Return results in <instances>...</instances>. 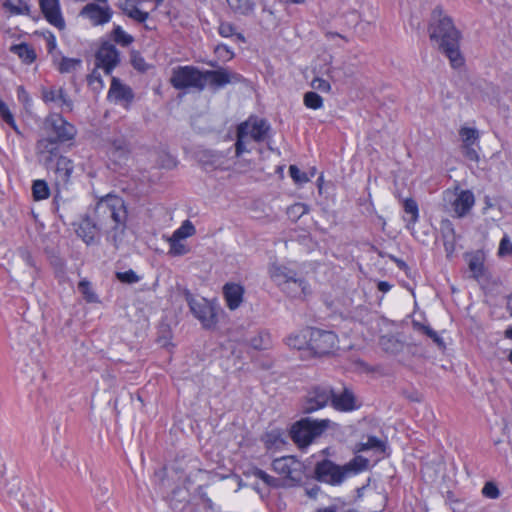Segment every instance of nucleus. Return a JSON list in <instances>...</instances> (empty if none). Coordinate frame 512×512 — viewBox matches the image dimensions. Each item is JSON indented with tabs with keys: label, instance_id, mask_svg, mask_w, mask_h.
<instances>
[{
	"label": "nucleus",
	"instance_id": "dca6fc26",
	"mask_svg": "<svg viewBox=\"0 0 512 512\" xmlns=\"http://www.w3.org/2000/svg\"><path fill=\"white\" fill-rule=\"evenodd\" d=\"M39 5L45 19L59 30L65 29V20L61 14L59 0H39Z\"/></svg>",
	"mask_w": 512,
	"mask_h": 512
},
{
	"label": "nucleus",
	"instance_id": "a878e982",
	"mask_svg": "<svg viewBox=\"0 0 512 512\" xmlns=\"http://www.w3.org/2000/svg\"><path fill=\"white\" fill-rule=\"evenodd\" d=\"M297 273L286 266L273 265L270 268L271 279L279 286L283 287L286 283L295 277Z\"/></svg>",
	"mask_w": 512,
	"mask_h": 512
},
{
	"label": "nucleus",
	"instance_id": "e2e57ef3",
	"mask_svg": "<svg viewBox=\"0 0 512 512\" xmlns=\"http://www.w3.org/2000/svg\"><path fill=\"white\" fill-rule=\"evenodd\" d=\"M43 36L46 40V47H47L48 53H52L56 49V46H57L55 35L52 32L47 31V32L43 33Z\"/></svg>",
	"mask_w": 512,
	"mask_h": 512
},
{
	"label": "nucleus",
	"instance_id": "b1692460",
	"mask_svg": "<svg viewBox=\"0 0 512 512\" xmlns=\"http://www.w3.org/2000/svg\"><path fill=\"white\" fill-rule=\"evenodd\" d=\"M281 289L292 298L306 296L309 293L306 281L303 278H298L297 275L281 287Z\"/></svg>",
	"mask_w": 512,
	"mask_h": 512
},
{
	"label": "nucleus",
	"instance_id": "bf43d9fd",
	"mask_svg": "<svg viewBox=\"0 0 512 512\" xmlns=\"http://www.w3.org/2000/svg\"><path fill=\"white\" fill-rule=\"evenodd\" d=\"M498 254L500 256L512 255V243L508 236H504L499 244Z\"/></svg>",
	"mask_w": 512,
	"mask_h": 512
},
{
	"label": "nucleus",
	"instance_id": "7c9ffc66",
	"mask_svg": "<svg viewBox=\"0 0 512 512\" xmlns=\"http://www.w3.org/2000/svg\"><path fill=\"white\" fill-rule=\"evenodd\" d=\"M468 267L474 279L479 280L484 274V259L479 253L469 256Z\"/></svg>",
	"mask_w": 512,
	"mask_h": 512
},
{
	"label": "nucleus",
	"instance_id": "2eb2a0df",
	"mask_svg": "<svg viewBox=\"0 0 512 512\" xmlns=\"http://www.w3.org/2000/svg\"><path fill=\"white\" fill-rule=\"evenodd\" d=\"M58 142L52 137L42 138L36 143V153L47 169H52L55 159L59 156Z\"/></svg>",
	"mask_w": 512,
	"mask_h": 512
},
{
	"label": "nucleus",
	"instance_id": "c756f323",
	"mask_svg": "<svg viewBox=\"0 0 512 512\" xmlns=\"http://www.w3.org/2000/svg\"><path fill=\"white\" fill-rule=\"evenodd\" d=\"M10 51L16 54L26 64H31L36 59L35 50L27 43L13 45Z\"/></svg>",
	"mask_w": 512,
	"mask_h": 512
},
{
	"label": "nucleus",
	"instance_id": "052dcab7",
	"mask_svg": "<svg viewBox=\"0 0 512 512\" xmlns=\"http://www.w3.org/2000/svg\"><path fill=\"white\" fill-rule=\"evenodd\" d=\"M311 86L313 89L319 90L321 92H329L331 90L330 83L319 77H316L312 80Z\"/></svg>",
	"mask_w": 512,
	"mask_h": 512
},
{
	"label": "nucleus",
	"instance_id": "e433bc0d",
	"mask_svg": "<svg viewBox=\"0 0 512 512\" xmlns=\"http://www.w3.org/2000/svg\"><path fill=\"white\" fill-rule=\"evenodd\" d=\"M403 209L405 213L410 214V218L407 221V228L411 229L412 226L418 221L419 209L417 202L412 198H407L403 202Z\"/></svg>",
	"mask_w": 512,
	"mask_h": 512
},
{
	"label": "nucleus",
	"instance_id": "a18cd8bd",
	"mask_svg": "<svg viewBox=\"0 0 512 512\" xmlns=\"http://www.w3.org/2000/svg\"><path fill=\"white\" fill-rule=\"evenodd\" d=\"M196 232V229L192 222L190 220H185L182 225L174 231L173 235L175 238L178 239H185L187 237H190L194 235Z\"/></svg>",
	"mask_w": 512,
	"mask_h": 512
},
{
	"label": "nucleus",
	"instance_id": "a211bd4d",
	"mask_svg": "<svg viewBox=\"0 0 512 512\" xmlns=\"http://www.w3.org/2000/svg\"><path fill=\"white\" fill-rule=\"evenodd\" d=\"M332 407L341 412H350L357 409L359 406L356 404V398L351 389L344 387L338 394L333 390V397L331 398Z\"/></svg>",
	"mask_w": 512,
	"mask_h": 512
},
{
	"label": "nucleus",
	"instance_id": "3c124183",
	"mask_svg": "<svg viewBox=\"0 0 512 512\" xmlns=\"http://www.w3.org/2000/svg\"><path fill=\"white\" fill-rule=\"evenodd\" d=\"M369 449H376L383 452L385 450V444L375 436H370L366 443H362L360 450L366 451Z\"/></svg>",
	"mask_w": 512,
	"mask_h": 512
},
{
	"label": "nucleus",
	"instance_id": "cd10ccee",
	"mask_svg": "<svg viewBox=\"0 0 512 512\" xmlns=\"http://www.w3.org/2000/svg\"><path fill=\"white\" fill-rule=\"evenodd\" d=\"M120 8L125 15L139 23L145 22L149 17V13L140 10L134 0H125Z\"/></svg>",
	"mask_w": 512,
	"mask_h": 512
},
{
	"label": "nucleus",
	"instance_id": "7ed1b4c3",
	"mask_svg": "<svg viewBox=\"0 0 512 512\" xmlns=\"http://www.w3.org/2000/svg\"><path fill=\"white\" fill-rule=\"evenodd\" d=\"M329 419L302 418L294 423L290 430L291 439L299 447H307L314 439L321 436L330 426Z\"/></svg>",
	"mask_w": 512,
	"mask_h": 512
},
{
	"label": "nucleus",
	"instance_id": "ddd939ff",
	"mask_svg": "<svg viewBox=\"0 0 512 512\" xmlns=\"http://www.w3.org/2000/svg\"><path fill=\"white\" fill-rule=\"evenodd\" d=\"M241 80V75L235 72H231L225 68L203 71V83H205L206 85L208 81L209 86L214 90L224 88L226 85L230 83L241 82Z\"/></svg>",
	"mask_w": 512,
	"mask_h": 512
},
{
	"label": "nucleus",
	"instance_id": "412c9836",
	"mask_svg": "<svg viewBox=\"0 0 512 512\" xmlns=\"http://www.w3.org/2000/svg\"><path fill=\"white\" fill-rule=\"evenodd\" d=\"M223 295L227 307L230 310H235L243 301L244 288L240 284L226 283L223 287Z\"/></svg>",
	"mask_w": 512,
	"mask_h": 512
},
{
	"label": "nucleus",
	"instance_id": "a19ab883",
	"mask_svg": "<svg viewBox=\"0 0 512 512\" xmlns=\"http://www.w3.org/2000/svg\"><path fill=\"white\" fill-rule=\"evenodd\" d=\"M32 193L35 200H44L49 197L50 190L44 180H35L32 185Z\"/></svg>",
	"mask_w": 512,
	"mask_h": 512
},
{
	"label": "nucleus",
	"instance_id": "423d86ee",
	"mask_svg": "<svg viewBox=\"0 0 512 512\" xmlns=\"http://www.w3.org/2000/svg\"><path fill=\"white\" fill-rule=\"evenodd\" d=\"M170 83L177 90L194 88L202 91L205 88L203 71L195 66H178L173 68Z\"/></svg>",
	"mask_w": 512,
	"mask_h": 512
},
{
	"label": "nucleus",
	"instance_id": "c85d7f7f",
	"mask_svg": "<svg viewBox=\"0 0 512 512\" xmlns=\"http://www.w3.org/2000/svg\"><path fill=\"white\" fill-rule=\"evenodd\" d=\"M248 345L254 350H267L272 347L271 335L268 331L261 330L247 340Z\"/></svg>",
	"mask_w": 512,
	"mask_h": 512
},
{
	"label": "nucleus",
	"instance_id": "f257e3e1",
	"mask_svg": "<svg viewBox=\"0 0 512 512\" xmlns=\"http://www.w3.org/2000/svg\"><path fill=\"white\" fill-rule=\"evenodd\" d=\"M430 40L450 60L454 68L463 64V57L459 50L461 32L441 6H436L432 12L428 25Z\"/></svg>",
	"mask_w": 512,
	"mask_h": 512
},
{
	"label": "nucleus",
	"instance_id": "8fccbe9b",
	"mask_svg": "<svg viewBox=\"0 0 512 512\" xmlns=\"http://www.w3.org/2000/svg\"><path fill=\"white\" fill-rule=\"evenodd\" d=\"M440 232L443 240L456 238L454 225L448 219H444L441 221Z\"/></svg>",
	"mask_w": 512,
	"mask_h": 512
},
{
	"label": "nucleus",
	"instance_id": "20e7f679",
	"mask_svg": "<svg viewBox=\"0 0 512 512\" xmlns=\"http://www.w3.org/2000/svg\"><path fill=\"white\" fill-rule=\"evenodd\" d=\"M269 130V123L265 119H258L257 117H249L246 121L240 123L237 127L235 143L236 157H240L247 151L245 146L247 137L252 138L255 142H262L265 140Z\"/></svg>",
	"mask_w": 512,
	"mask_h": 512
},
{
	"label": "nucleus",
	"instance_id": "09e8293b",
	"mask_svg": "<svg viewBox=\"0 0 512 512\" xmlns=\"http://www.w3.org/2000/svg\"><path fill=\"white\" fill-rule=\"evenodd\" d=\"M182 239L175 238L172 236L169 240L170 250L169 253L174 256H181L188 252V249L184 244L181 243Z\"/></svg>",
	"mask_w": 512,
	"mask_h": 512
},
{
	"label": "nucleus",
	"instance_id": "f8f14e48",
	"mask_svg": "<svg viewBox=\"0 0 512 512\" xmlns=\"http://www.w3.org/2000/svg\"><path fill=\"white\" fill-rule=\"evenodd\" d=\"M41 95L46 104H53L54 107L60 108L62 112L73 111V101L63 87H44L41 90Z\"/></svg>",
	"mask_w": 512,
	"mask_h": 512
},
{
	"label": "nucleus",
	"instance_id": "2f4dec72",
	"mask_svg": "<svg viewBox=\"0 0 512 512\" xmlns=\"http://www.w3.org/2000/svg\"><path fill=\"white\" fill-rule=\"evenodd\" d=\"M250 474L256 478L261 479L268 487L281 488L285 487V484L281 479L275 478L258 467H252Z\"/></svg>",
	"mask_w": 512,
	"mask_h": 512
},
{
	"label": "nucleus",
	"instance_id": "864d4df0",
	"mask_svg": "<svg viewBox=\"0 0 512 512\" xmlns=\"http://www.w3.org/2000/svg\"><path fill=\"white\" fill-rule=\"evenodd\" d=\"M116 277L120 282L127 284H134L140 280V277L131 269L125 272H117Z\"/></svg>",
	"mask_w": 512,
	"mask_h": 512
},
{
	"label": "nucleus",
	"instance_id": "37998d69",
	"mask_svg": "<svg viewBox=\"0 0 512 512\" xmlns=\"http://www.w3.org/2000/svg\"><path fill=\"white\" fill-rule=\"evenodd\" d=\"M81 59L62 57L58 64V71L60 73H71L81 66Z\"/></svg>",
	"mask_w": 512,
	"mask_h": 512
},
{
	"label": "nucleus",
	"instance_id": "5701e85b",
	"mask_svg": "<svg viewBox=\"0 0 512 512\" xmlns=\"http://www.w3.org/2000/svg\"><path fill=\"white\" fill-rule=\"evenodd\" d=\"M53 163L54 172L56 174V181L58 184H67L74 170L72 160L65 156H58Z\"/></svg>",
	"mask_w": 512,
	"mask_h": 512
},
{
	"label": "nucleus",
	"instance_id": "1a4fd4ad",
	"mask_svg": "<svg viewBox=\"0 0 512 512\" xmlns=\"http://www.w3.org/2000/svg\"><path fill=\"white\" fill-rule=\"evenodd\" d=\"M308 349L315 356L330 354L338 342L337 335L332 331L311 328L308 331Z\"/></svg>",
	"mask_w": 512,
	"mask_h": 512
},
{
	"label": "nucleus",
	"instance_id": "c03bdc74",
	"mask_svg": "<svg viewBox=\"0 0 512 512\" xmlns=\"http://www.w3.org/2000/svg\"><path fill=\"white\" fill-rule=\"evenodd\" d=\"M304 104L310 109H320L323 106V99L316 92L309 91L304 94Z\"/></svg>",
	"mask_w": 512,
	"mask_h": 512
},
{
	"label": "nucleus",
	"instance_id": "c9c22d12",
	"mask_svg": "<svg viewBox=\"0 0 512 512\" xmlns=\"http://www.w3.org/2000/svg\"><path fill=\"white\" fill-rule=\"evenodd\" d=\"M369 461L362 456L354 457L350 462L343 465L344 469H347L348 477L356 475L359 472L365 470L368 467Z\"/></svg>",
	"mask_w": 512,
	"mask_h": 512
},
{
	"label": "nucleus",
	"instance_id": "39448f33",
	"mask_svg": "<svg viewBox=\"0 0 512 512\" xmlns=\"http://www.w3.org/2000/svg\"><path fill=\"white\" fill-rule=\"evenodd\" d=\"M185 300L190 308L191 313L197 318L203 328L213 329L218 323L219 308L205 298L196 299L189 290H184Z\"/></svg>",
	"mask_w": 512,
	"mask_h": 512
},
{
	"label": "nucleus",
	"instance_id": "13d9d810",
	"mask_svg": "<svg viewBox=\"0 0 512 512\" xmlns=\"http://www.w3.org/2000/svg\"><path fill=\"white\" fill-rule=\"evenodd\" d=\"M87 82L90 86H93L95 83H97V86L93 87L95 90L102 89L104 86L101 74L96 69H94L92 73L87 76Z\"/></svg>",
	"mask_w": 512,
	"mask_h": 512
},
{
	"label": "nucleus",
	"instance_id": "393cba45",
	"mask_svg": "<svg viewBox=\"0 0 512 512\" xmlns=\"http://www.w3.org/2000/svg\"><path fill=\"white\" fill-rule=\"evenodd\" d=\"M379 344L385 352L393 355L399 354L404 349L410 351L413 348V346L406 345L402 341L398 340L397 338L391 335L382 336L379 340Z\"/></svg>",
	"mask_w": 512,
	"mask_h": 512
},
{
	"label": "nucleus",
	"instance_id": "603ef678",
	"mask_svg": "<svg viewBox=\"0 0 512 512\" xmlns=\"http://www.w3.org/2000/svg\"><path fill=\"white\" fill-rule=\"evenodd\" d=\"M482 495L489 499H497L500 496V491L493 481L486 482L482 488Z\"/></svg>",
	"mask_w": 512,
	"mask_h": 512
},
{
	"label": "nucleus",
	"instance_id": "49530a36",
	"mask_svg": "<svg viewBox=\"0 0 512 512\" xmlns=\"http://www.w3.org/2000/svg\"><path fill=\"white\" fill-rule=\"evenodd\" d=\"M0 117L8 124L13 130L18 131L13 114L10 112L8 106L0 100Z\"/></svg>",
	"mask_w": 512,
	"mask_h": 512
},
{
	"label": "nucleus",
	"instance_id": "79ce46f5",
	"mask_svg": "<svg viewBox=\"0 0 512 512\" xmlns=\"http://www.w3.org/2000/svg\"><path fill=\"white\" fill-rule=\"evenodd\" d=\"M78 290L83 295V298L88 303H96L98 302V297L96 293L92 290L91 283L83 279L78 283Z\"/></svg>",
	"mask_w": 512,
	"mask_h": 512
},
{
	"label": "nucleus",
	"instance_id": "6ab92c4d",
	"mask_svg": "<svg viewBox=\"0 0 512 512\" xmlns=\"http://www.w3.org/2000/svg\"><path fill=\"white\" fill-rule=\"evenodd\" d=\"M108 99L115 102L131 103L134 99V93L129 86L122 84L118 78L113 77L108 91Z\"/></svg>",
	"mask_w": 512,
	"mask_h": 512
},
{
	"label": "nucleus",
	"instance_id": "0eeeda50",
	"mask_svg": "<svg viewBox=\"0 0 512 512\" xmlns=\"http://www.w3.org/2000/svg\"><path fill=\"white\" fill-rule=\"evenodd\" d=\"M271 466L274 472L284 476L282 482L285 487L297 486L301 483L304 465L294 456H283L274 459Z\"/></svg>",
	"mask_w": 512,
	"mask_h": 512
},
{
	"label": "nucleus",
	"instance_id": "f704fd0d",
	"mask_svg": "<svg viewBox=\"0 0 512 512\" xmlns=\"http://www.w3.org/2000/svg\"><path fill=\"white\" fill-rule=\"evenodd\" d=\"M3 7L13 15H24L30 12L29 5L23 0H5Z\"/></svg>",
	"mask_w": 512,
	"mask_h": 512
},
{
	"label": "nucleus",
	"instance_id": "4468645a",
	"mask_svg": "<svg viewBox=\"0 0 512 512\" xmlns=\"http://www.w3.org/2000/svg\"><path fill=\"white\" fill-rule=\"evenodd\" d=\"M95 58L96 67H102L106 75H110L120 62L119 51L109 42L102 43Z\"/></svg>",
	"mask_w": 512,
	"mask_h": 512
},
{
	"label": "nucleus",
	"instance_id": "aec40b11",
	"mask_svg": "<svg viewBox=\"0 0 512 512\" xmlns=\"http://www.w3.org/2000/svg\"><path fill=\"white\" fill-rule=\"evenodd\" d=\"M474 203V194L470 190H462L457 194L452 206L457 217L462 218L469 213L471 208L474 206Z\"/></svg>",
	"mask_w": 512,
	"mask_h": 512
},
{
	"label": "nucleus",
	"instance_id": "f3484780",
	"mask_svg": "<svg viewBox=\"0 0 512 512\" xmlns=\"http://www.w3.org/2000/svg\"><path fill=\"white\" fill-rule=\"evenodd\" d=\"M80 15L90 19L93 25H103L110 21L112 11L109 7L89 3L82 8Z\"/></svg>",
	"mask_w": 512,
	"mask_h": 512
},
{
	"label": "nucleus",
	"instance_id": "338daca9",
	"mask_svg": "<svg viewBox=\"0 0 512 512\" xmlns=\"http://www.w3.org/2000/svg\"><path fill=\"white\" fill-rule=\"evenodd\" d=\"M197 492H198V495H199L202 503L205 505V507L212 510L214 504H213L212 500L208 497L207 493L203 490V487L199 486L197 488Z\"/></svg>",
	"mask_w": 512,
	"mask_h": 512
},
{
	"label": "nucleus",
	"instance_id": "ea45409f",
	"mask_svg": "<svg viewBox=\"0 0 512 512\" xmlns=\"http://www.w3.org/2000/svg\"><path fill=\"white\" fill-rule=\"evenodd\" d=\"M459 135L462 140V145H474L479 139V132L475 128L461 127Z\"/></svg>",
	"mask_w": 512,
	"mask_h": 512
},
{
	"label": "nucleus",
	"instance_id": "680f3d73",
	"mask_svg": "<svg viewBox=\"0 0 512 512\" xmlns=\"http://www.w3.org/2000/svg\"><path fill=\"white\" fill-rule=\"evenodd\" d=\"M413 327L416 330L422 332L423 334H425L426 336H428L431 339H434L437 336V332L434 331L430 326H427V325L421 324L419 322L413 321Z\"/></svg>",
	"mask_w": 512,
	"mask_h": 512
},
{
	"label": "nucleus",
	"instance_id": "69168bd1",
	"mask_svg": "<svg viewBox=\"0 0 512 512\" xmlns=\"http://www.w3.org/2000/svg\"><path fill=\"white\" fill-rule=\"evenodd\" d=\"M215 52L219 54L220 57H226L230 60L234 57V52L230 50V48L225 44H219L215 48Z\"/></svg>",
	"mask_w": 512,
	"mask_h": 512
},
{
	"label": "nucleus",
	"instance_id": "4d7b16f0",
	"mask_svg": "<svg viewBox=\"0 0 512 512\" xmlns=\"http://www.w3.org/2000/svg\"><path fill=\"white\" fill-rule=\"evenodd\" d=\"M223 155L217 152L207 151L204 152L201 161L204 165L216 166Z\"/></svg>",
	"mask_w": 512,
	"mask_h": 512
},
{
	"label": "nucleus",
	"instance_id": "5fc2aeb1",
	"mask_svg": "<svg viewBox=\"0 0 512 512\" xmlns=\"http://www.w3.org/2000/svg\"><path fill=\"white\" fill-rule=\"evenodd\" d=\"M289 174L295 183L303 184L309 181L307 174L302 172L296 165L289 167Z\"/></svg>",
	"mask_w": 512,
	"mask_h": 512
},
{
	"label": "nucleus",
	"instance_id": "0e129e2a",
	"mask_svg": "<svg viewBox=\"0 0 512 512\" xmlns=\"http://www.w3.org/2000/svg\"><path fill=\"white\" fill-rule=\"evenodd\" d=\"M462 152L466 158L471 161L478 162L479 156L477 151L473 148V145H462Z\"/></svg>",
	"mask_w": 512,
	"mask_h": 512
},
{
	"label": "nucleus",
	"instance_id": "4c0bfd02",
	"mask_svg": "<svg viewBox=\"0 0 512 512\" xmlns=\"http://www.w3.org/2000/svg\"><path fill=\"white\" fill-rule=\"evenodd\" d=\"M111 38L116 44L122 47H128L134 42V37L126 33L119 25L114 26L111 31Z\"/></svg>",
	"mask_w": 512,
	"mask_h": 512
},
{
	"label": "nucleus",
	"instance_id": "58836bf2",
	"mask_svg": "<svg viewBox=\"0 0 512 512\" xmlns=\"http://www.w3.org/2000/svg\"><path fill=\"white\" fill-rule=\"evenodd\" d=\"M262 441L264 442L266 448L268 449L278 447L279 445L284 443L282 433L278 429H273L271 431L266 432L263 435Z\"/></svg>",
	"mask_w": 512,
	"mask_h": 512
},
{
	"label": "nucleus",
	"instance_id": "6e6552de",
	"mask_svg": "<svg viewBox=\"0 0 512 512\" xmlns=\"http://www.w3.org/2000/svg\"><path fill=\"white\" fill-rule=\"evenodd\" d=\"M313 473L315 480L331 486H339L348 478L347 469L329 459L318 461Z\"/></svg>",
	"mask_w": 512,
	"mask_h": 512
},
{
	"label": "nucleus",
	"instance_id": "9b49d317",
	"mask_svg": "<svg viewBox=\"0 0 512 512\" xmlns=\"http://www.w3.org/2000/svg\"><path fill=\"white\" fill-rule=\"evenodd\" d=\"M45 124L55 134L53 138L58 143L73 140L77 134L76 127L67 122L61 114H52L46 118Z\"/></svg>",
	"mask_w": 512,
	"mask_h": 512
},
{
	"label": "nucleus",
	"instance_id": "473e14b6",
	"mask_svg": "<svg viewBox=\"0 0 512 512\" xmlns=\"http://www.w3.org/2000/svg\"><path fill=\"white\" fill-rule=\"evenodd\" d=\"M218 33L220 36L224 38L232 37L234 36L237 41L241 43L246 42V37L244 34L236 31V26L230 22L227 21H220L218 26Z\"/></svg>",
	"mask_w": 512,
	"mask_h": 512
},
{
	"label": "nucleus",
	"instance_id": "de8ad7c7",
	"mask_svg": "<svg viewBox=\"0 0 512 512\" xmlns=\"http://www.w3.org/2000/svg\"><path fill=\"white\" fill-rule=\"evenodd\" d=\"M287 344L289 347L301 350L305 346L308 347V338L306 334L303 335H291L287 338Z\"/></svg>",
	"mask_w": 512,
	"mask_h": 512
},
{
	"label": "nucleus",
	"instance_id": "f03ea898",
	"mask_svg": "<svg viewBox=\"0 0 512 512\" xmlns=\"http://www.w3.org/2000/svg\"><path fill=\"white\" fill-rule=\"evenodd\" d=\"M95 214L99 224L107 226L108 240L118 247L127 228L128 212L125 201L119 196L109 194L98 201Z\"/></svg>",
	"mask_w": 512,
	"mask_h": 512
},
{
	"label": "nucleus",
	"instance_id": "6e6d98bb",
	"mask_svg": "<svg viewBox=\"0 0 512 512\" xmlns=\"http://www.w3.org/2000/svg\"><path fill=\"white\" fill-rule=\"evenodd\" d=\"M131 64L136 70L140 72H145L148 68L144 58L140 55V53L136 51L131 53Z\"/></svg>",
	"mask_w": 512,
	"mask_h": 512
},
{
	"label": "nucleus",
	"instance_id": "4be33fe9",
	"mask_svg": "<svg viewBox=\"0 0 512 512\" xmlns=\"http://www.w3.org/2000/svg\"><path fill=\"white\" fill-rule=\"evenodd\" d=\"M77 235L87 244H94L98 237V225L88 216L82 218L78 228L76 229Z\"/></svg>",
	"mask_w": 512,
	"mask_h": 512
},
{
	"label": "nucleus",
	"instance_id": "9d476101",
	"mask_svg": "<svg viewBox=\"0 0 512 512\" xmlns=\"http://www.w3.org/2000/svg\"><path fill=\"white\" fill-rule=\"evenodd\" d=\"M333 397V388L330 385L319 384L312 386L302 404V412L305 414L313 413L331 403Z\"/></svg>",
	"mask_w": 512,
	"mask_h": 512
},
{
	"label": "nucleus",
	"instance_id": "bb28decb",
	"mask_svg": "<svg viewBox=\"0 0 512 512\" xmlns=\"http://www.w3.org/2000/svg\"><path fill=\"white\" fill-rule=\"evenodd\" d=\"M109 157L116 163L125 161L129 154V148L125 140L116 139L114 140L108 149Z\"/></svg>",
	"mask_w": 512,
	"mask_h": 512
},
{
	"label": "nucleus",
	"instance_id": "774afa93",
	"mask_svg": "<svg viewBox=\"0 0 512 512\" xmlns=\"http://www.w3.org/2000/svg\"><path fill=\"white\" fill-rule=\"evenodd\" d=\"M443 245L447 256H451L455 251L456 238L443 240Z\"/></svg>",
	"mask_w": 512,
	"mask_h": 512
},
{
	"label": "nucleus",
	"instance_id": "72a5a7b5",
	"mask_svg": "<svg viewBox=\"0 0 512 512\" xmlns=\"http://www.w3.org/2000/svg\"><path fill=\"white\" fill-rule=\"evenodd\" d=\"M229 7L238 14L249 15L254 11L255 3L252 0H226Z\"/></svg>",
	"mask_w": 512,
	"mask_h": 512
}]
</instances>
